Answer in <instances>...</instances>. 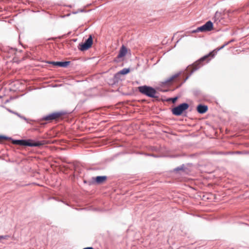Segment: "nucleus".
<instances>
[{
    "label": "nucleus",
    "mask_w": 249,
    "mask_h": 249,
    "mask_svg": "<svg viewBox=\"0 0 249 249\" xmlns=\"http://www.w3.org/2000/svg\"><path fill=\"white\" fill-rule=\"evenodd\" d=\"M224 47H225L223 45L219 48H217L213 51L211 52L208 54L202 56L192 64L189 65L186 69V73L188 74V76L181 83L178 84L177 87H180L181 85L184 83L195 71L198 70L205 64L208 63L211 58L214 56L218 51L223 49Z\"/></svg>",
    "instance_id": "obj_1"
},
{
    "label": "nucleus",
    "mask_w": 249,
    "mask_h": 249,
    "mask_svg": "<svg viewBox=\"0 0 249 249\" xmlns=\"http://www.w3.org/2000/svg\"><path fill=\"white\" fill-rule=\"evenodd\" d=\"M13 144L29 147H40L44 144V141H35L32 139L15 140L12 138L8 139Z\"/></svg>",
    "instance_id": "obj_2"
},
{
    "label": "nucleus",
    "mask_w": 249,
    "mask_h": 249,
    "mask_svg": "<svg viewBox=\"0 0 249 249\" xmlns=\"http://www.w3.org/2000/svg\"><path fill=\"white\" fill-rule=\"evenodd\" d=\"M65 113L63 111L54 112L48 114L46 116L42 117L41 118L37 120H32V121L35 122L38 124L41 125H44L46 123H42L43 121L51 122L53 120H55L59 119L62 116L64 115Z\"/></svg>",
    "instance_id": "obj_3"
},
{
    "label": "nucleus",
    "mask_w": 249,
    "mask_h": 249,
    "mask_svg": "<svg viewBox=\"0 0 249 249\" xmlns=\"http://www.w3.org/2000/svg\"><path fill=\"white\" fill-rule=\"evenodd\" d=\"M138 90L143 95L150 98H155L159 100V96L156 95L157 91L152 87L147 85L141 86L138 87Z\"/></svg>",
    "instance_id": "obj_4"
},
{
    "label": "nucleus",
    "mask_w": 249,
    "mask_h": 249,
    "mask_svg": "<svg viewBox=\"0 0 249 249\" xmlns=\"http://www.w3.org/2000/svg\"><path fill=\"white\" fill-rule=\"evenodd\" d=\"M189 107V105L187 103H182L171 109L172 113L176 116L181 115Z\"/></svg>",
    "instance_id": "obj_5"
},
{
    "label": "nucleus",
    "mask_w": 249,
    "mask_h": 249,
    "mask_svg": "<svg viewBox=\"0 0 249 249\" xmlns=\"http://www.w3.org/2000/svg\"><path fill=\"white\" fill-rule=\"evenodd\" d=\"M93 44V36L89 35L87 39L84 42L80 43L78 45V49L81 52H85L90 49Z\"/></svg>",
    "instance_id": "obj_6"
},
{
    "label": "nucleus",
    "mask_w": 249,
    "mask_h": 249,
    "mask_svg": "<svg viewBox=\"0 0 249 249\" xmlns=\"http://www.w3.org/2000/svg\"><path fill=\"white\" fill-rule=\"evenodd\" d=\"M180 72H178L175 74L173 75L167 79L161 81L160 82V85H169L174 83L179 82L181 79V77L180 76Z\"/></svg>",
    "instance_id": "obj_7"
},
{
    "label": "nucleus",
    "mask_w": 249,
    "mask_h": 249,
    "mask_svg": "<svg viewBox=\"0 0 249 249\" xmlns=\"http://www.w3.org/2000/svg\"><path fill=\"white\" fill-rule=\"evenodd\" d=\"M213 28V23L211 21L209 20L207 21L203 25L197 27L196 30L192 31L193 33L197 32H207L212 31Z\"/></svg>",
    "instance_id": "obj_8"
},
{
    "label": "nucleus",
    "mask_w": 249,
    "mask_h": 249,
    "mask_svg": "<svg viewBox=\"0 0 249 249\" xmlns=\"http://www.w3.org/2000/svg\"><path fill=\"white\" fill-rule=\"evenodd\" d=\"M48 64H52L53 65L56 67L67 68L70 64L71 62L69 61H48Z\"/></svg>",
    "instance_id": "obj_9"
},
{
    "label": "nucleus",
    "mask_w": 249,
    "mask_h": 249,
    "mask_svg": "<svg viewBox=\"0 0 249 249\" xmlns=\"http://www.w3.org/2000/svg\"><path fill=\"white\" fill-rule=\"evenodd\" d=\"M107 179L106 176H99L92 178V180L97 184H102Z\"/></svg>",
    "instance_id": "obj_10"
},
{
    "label": "nucleus",
    "mask_w": 249,
    "mask_h": 249,
    "mask_svg": "<svg viewBox=\"0 0 249 249\" xmlns=\"http://www.w3.org/2000/svg\"><path fill=\"white\" fill-rule=\"evenodd\" d=\"M208 109V106L201 104L197 105L196 107V110L200 114H204L206 113Z\"/></svg>",
    "instance_id": "obj_11"
},
{
    "label": "nucleus",
    "mask_w": 249,
    "mask_h": 249,
    "mask_svg": "<svg viewBox=\"0 0 249 249\" xmlns=\"http://www.w3.org/2000/svg\"><path fill=\"white\" fill-rule=\"evenodd\" d=\"M127 53V49L124 45H122L120 48L119 53L116 58H121L125 56Z\"/></svg>",
    "instance_id": "obj_12"
},
{
    "label": "nucleus",
    "mask_w": 249,
    "mask_h": 249,
    "mask_svg": "<svg viewBox=\"0 0 249 249\" xmlns=\"http://www.w3.org/2000/svg\"><path fill=\"white\" fill-rule=\"evenodd\" d=\"M179 98V96H176L174 97L167 98L163 100L167 102H172L173 103H175L178 99Z\"/></svg>",
    "instance_id": "obj_13"
},
{
    "label": "nucleus",
    "mask_w": 249,
    "mask_h": 249,
    "mask_svg": "<svg viewBox=\"0 0 249 249\" xmlns=\"http://www.w3.org/2000/svg\"><path fill=\"white\" fill-rule=\"evenodd\" d=\"M221 15L222 13L221 12H219L218 11L216 12L213 17L214 21H220V19L222 18Z\"/></svg>",
    "instance_id": "obj_14"
},
{
    "label": "nucleus",
    "mask_w": 249,
    "mask_h": 249,
    "mask_svg": "<svg viewBox=\"0 0 249 249\" xmlns=\"http://www.w3.org/2000/svg\"><path fill=\"white\" fill-rule=\"evenodd\" d=\"M121 75L118 73H116L115 74L113 78V81L114 84H115L116 83H118V82L121 80Z\"/></svg>",
    "instance_id": "obj_15"
},
{
    "label": "nucleus",
    "mask_w": 249,
    "mask_h": 249,
    "mask_svg": "<svg viewBox=\"0 0 249 249\" xmlns=\"http://www.w3.org/2000/svg\"><path fill=\"white\" fill-rule=\"evenodd\" d=\"M130 71V69L129 68H124L123 70L120 71L118 72L120 75H125L128 74Z\"/></svg>",
    "instance_id": "obj_16"
},
{
    "label": "nucleus",
    "mask_w": 249,
    "mask_h": 249,
    "mask_svg": "<svg viewBox=\"0 0 249 249\" xmlns=\"http://www.w3.org/2000/svg\"><path fill=\"white\" fill-rule=\"evenodd\" d=\"M185 169H186V168L185 167L184 165L182 164L181 166L175 168L174 169V171L175 172H178L179 171L184 172V171H185Z\"/></svg>",
    "instance_id": "obj_17"
},
{
    "label": "nucleus",
    "mask_w": 249,
    "mask_h": 249,
    "mask_svg": "<svg viewBox=\"0 0 249 249\" xmlns=\"http://www.w3.org/2000/svg\"><path fill=\"white\" fill-rule=\"evenodd\" d=\"M7 50L6 51L8 52L9 53H16V52L17 51V49L15 48H12V47H10V48H8L7 49H6Z\"/></svg>",
    "instance_id": "obj_18"
},
{
    "label": "nucleus",
    "mask_w": 249,
    "mask_h": 249,
    "mask_svg": "<svg viewBox=\"0 0 249 249\" xmlns=\"http://www.w3.org/2000/svg\"><path fill=\"white\" fill-rule=\"evenodd\" d=\"M11 238V236L9 235H0V242L2 240H8Z\"/></svg>",
    "instance_id": "obj_19"
},
{
    "label": "nucleus",
    "mask_w": 249,
    "mask_h": 249,
    "mask_svg": "<svg viewBox=\"0 0 249 249\" xmlns=\"http://www.w3.org/2000/svg\"><path fill=\"white\" fill-rule=\"evenodd\" d=\"M139 154H142V155H144L145 156H146L153 157L154 158L159 157L158 156L154 155L153 154H149V153H139Z\"/></svg>",
    "instance_id": "obj_20"
},
{
    "label": "nucleus",
    "mask_w": 249,
    "mask_h": 249,
    "mask_svg": "<svg viewBox=\"0 0 249 249\" xmlns=\"http://www.w3.org/2000/svg\"><path fill=\"white\" fill-rule=\"evenodd\" d=\"M11 139V137H8L4 135H0V142H1L3 140H8Z\"/></svg>",
    "instance_id": "obj_21"
},
{
    "label": "nucleus",
    "mask_w": 249,
    "mask_h": 249,
    "mask_svg": "<svg viewBox=\"0 0 249 249\" xmlns=\"http://www.w3.org/2000/svg\"><path fill=\"white\" fill-rule=\"evenodd\" d=\"M17 116H18V117H19L20 118H21V119H23V120L26 121L27 123H28L27 121L28 119L25 116L21 115V114H20L18 113L17 114Z\"/></svg>",
    "instance_id": "obj_22"
},
{
    "label": "nucleus",
    "mask_w": 249,
    "mask_h": 249,
    "mask_svg": "<svg viewBox=\"0 0 249 249\" xmlns=\"http://www.w3.org/2000/svg\"><path fill=\"white\" fill-rule=\"evenodd\" d=\"M85 11H86V10H84V9H79L78 11H77L76 12H73V13L74 14H77L79 12H85Z\"/></svg>",
    "instance_id": "obj_23"
},
{
    "label": "nucleus",
    "mask_w": 249,
    "mask_h": 249,
    "mask_svg": "<svg viewBox=\"0 0 249 249\" xmlns=\"http://www.w3.org/2000/svg\"><path fill=\"white\" fill-rule=\"evenodd\" d=\"M151 150L153 151H158V148L156 147L153 146L151 148Z\"/></svg>",
    "instance_id": "obj_24"
},
{
    "label": "nucleus",
    "mask_w": 249,
    "mask_h": 249,
    "mask_svg": "<svg viewBox=\"0 0 249 249\" xmlns=\"http://www.w3.org/2000/svg\"><path fill=\"white\" fill-rule=\"evenodd\" d=\"M82 249H94L92 247H85Z\"/></svg>",
    "instance_id": "obj_25"
},
{
    "label": "nucleus",
    "mask_w": 249,
    "mask_h": 249,
    "mask_svg": "<svg viewBox=\"0 0 249 249\" xmlns=\"http://www.w3.org/2000/svg\"><path fill=\"white\" fill-rule=\"evenodd\" d=\"M228 44H229V42H225V43L223 44V45H224V47H225V46H226L227 45H228Z\"/></svg>",
    "instance_id": "obj_26"
},
{
    "label": "nucleus",
    "mask_w": 249,
    "mask_h": 249,
    "mask_svg": "<svg viewBox=\"0 0 249 249\" xmlns=\"http://www.w3.org/2000/svg\"><path fill=\"white\" fill-rule=\"evenodd\" d=\"M234 41V39H231V40H230L229 41H228V42H229V44Z\"/></svg>",
    "instance_id": "obj_27"
},
{
    "label": "nucleus",
    "mask_w": 249,
    "mask_h": 249,
    "mask_svg": "<svg viewBox=\"0 0 249 249\" xmlns=\"http://www.w3.org/2000/svg\"><path fill=\"white\" fill-rule=\"evenodd\" d=\"M65 36H66V35H63V36H59L58 37V38H59V39H61V38H63Z\"/></svg>",
    "instance_id": "obj_28"
},
{
    "label": "nucleus",
    "mask_w": 249,
    "mask_h": 249,
    "mask_svg": "<svg viewBox=\"0 0 249 249\" xmlns=\"http://www.w3.org/2000/svg\"><path fill=\"white\" fill-rule=\"evenodd\" d=\"M180 39H181V38H179L178 40H177V41L176 42V44H175V45L174 46V47H176L177 43H178L179 41V40H180Z\"/></svg>",
    "instance_id": "obj_29"
},
{
    "label": "nucleus",
    "mask_w": 249,
    "mask_h": 249,
    "mask_svg": "<svg viewBox=\"0 0 249 249\" xmlns=\"http://www.w3.org/2000/svg\"><path fill=\"white\" fill-rule=\"evenodd\" d=\"M161 91H162V92H166L167 91H168V89H164V90H160Z\"/></svg>",
    "instance_id": "obj_30"
},
{
    "label": "nucleus",
    "mask_w": 249,
    "mask_h": 249,
    "mask_svg": "<svg viewBox=\"0 0 249 249\" xmlns=\"http://www.w3.org/2000/svg\"><path fill=\"white\" fill-rule=\"evenodd\" d=\"M8 110L9 112H11L12 113H13V110H12L11 109H8Z\"/></svg>",
    "instance_id": "obj_31"
},
{
    "label": "nucleus",
    "mask_w": 249,
    "mask_h": 249,
    "mask_svg": "<svg viewBox=\"0 0 249 249\" xmlns=\"http://www.w3.org/2000/svg\"><path fill=\"white\" fill-rule=\"evenodd\" d=\"M18 113V112L13 111V114L17 115Z\"/></svg>",
    "instance_id": "obj_32"
},
{
    "label": "nucleus",
    "mask_w": 249,
    "mask_h": 249,
    "mask_svg": "<svg viewBox=\"0 0 249 249\" xmlns=\"http://www.w3.org/2000/svg\"><path fill=\"white\" fill-rule=\"evenodd\" d=\"M77 38L73 39V41L74 42H76V41H77Z\"/></svg>",
    "instance_id": "obj_33"
},
{
    "label": "nucleus",
    "mask_w": 249,
    "mask_h": 249,
    "mask_svg": "<svg viewBox=\"0 0 249 249\" xmlns=\"http://www.w3.org/2000/svg\"><path fill=\"white\" fill-rule=\"evenodd\" d=\"M242 152L241 151H237L236 152L237 154H241Z\"/></svg>",
    "instance_id": "obj_34"
},
{
    "label": "nucleus",
    "mask_w": 249,
    "mask_h": 249,
    "mask_svg": "<svg viewBox=\"0 0 249 249\" xmlns=\"http://www.w3.org/2000/svg\"><path fill=\"white\" fill-rule=\"evenodd\" d=\"M119 238H120V239H122V237H119Z\"/></svg>",
    "instance_id": "obj_35"
},
{
    "label": "nucleus",
    "mask_w": 249,
    "mask_h": 249,
    "mask_svg": "<svg viewBox=\"0 0 249 249\" xmlns=\"http://www.w3.org/2000/svg\"><path fill=\"white\" fill-rule=\"evenodd\" d=\"M71 32H69V33H68L67 35H69V34H70Z\"/></svg>",
    "instance_id": "obj_36"
},
{
    "label": "nucleus",
    "mask_w": 249,
    "mask_h": 249,
    "mask_svg": "<svg viewBox=\"0 0 249 249\" xmlns=\"http://www.w3.org/2000/svg\"><path fill=\"white\" fill-rule=\"evenodd\" d=\"M84 183H87V181L86 180L84 181Z\"/></svg>",
    "instance_id": "obj_37"
}]
</instances>
